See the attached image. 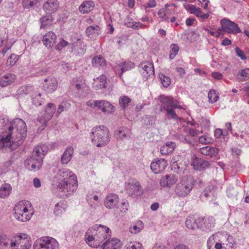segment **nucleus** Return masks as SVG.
<instances>
[{"label": "nucleus", "instance_id": "412c9836", "mask_svg": "<svg viewBox=\"0 0 249 249\" xmlns=\"http://www.w3.org/2000/svg\"><path fill=\"white\" fill-rule=\"evenodd\" d=\"M58 6L57 0H48L43 4V8L47 14H51L57 10Z\"/></svg>", "mask_w": 249, "mask_h": 249}, {"label": "nucleus", "instance_id": "6e6552de", "mask_svg": "<svg viewBox=\"0 0 249 249\" xmlns=\"http://www.w3.org/2000/svg\"><path fill=\"white\" fill-rule=\"evenodd\" d=\"M58 243L52 237H44L37 239L34 244V249H57Z\"/></svg>", "mask_w": 249, "mask_h": 249}, {"label": "nucleus", "instance_id": "c9c22d12", "mask_svg": "<svg viewBox=\"0 0 249 249\" xmlns=\"http://www.w3.org/2000/svg\"><path fill=\"white\" fill-rule=\"evenodd\" d=\"M95 81V87L97 89H101L106 88V84L107 83L106 76L104 75H101L99 77L97 78Z\"/></svg>", "mask_w": 249, "mask_h": 249}, {"label": "nucleus", "instance_id": "774afa93", "mask_svg": "<svg viewBox=\"0 0 249 249\" xmlns=\"http://www.w3.org/2000/svg\"><path fill=\"white\" fill-rule=\"evenodd\" d=\"M213 77L215 79L220 80L223 77V75L221 73L218 72H213L212 73Z\"/></svg>", "mask_w": 249, "mask_h": 249}, {"label": "nucleus", "instance_id": "de8ad7c7", "mask_svg": "<svg viewBox=\"0 0 249 249\" xmlns=\"http://www.w3.org/2000/svg\"><path fill=\"white\" fill-rule=\"evenodd\" d=\"M126 25L128 27L134 29H139L145 27V25L139 22H128L126 23Z\"/></svg>", "mask_w": 249, "mask_h": 249}, {"label": "nucleus", "instance_id": "4468645a", "mask_svg": "<svg viewBox=\"0 0 249 249\" xmlns=\"http://www.w3.org/2000/svg\"><path fill=\"white\" fill-rule=\"evenodd\" d=\"M141 71H142V73L145 77H150L154 75V69L153 64L149 61L142 62L139 66Z\"/></svg>", "mask_w": 249, "mask_h": 249}, {"label": "nucleus", "instance_id": "3c124183", "mask_svg": "<svg viewBox=\"0 0 249 249\" xmlns=\"http://www.w3.org/2000/svg\"><path fill=\"white\" fill-rule=\"evenodd\" d=\"M37 0H22V5L24 8H29L36 3Z\"/></svg>", "mask_w": 249, "mask_h": 249}, {"label": "nucleus", "instance_id": "4be33fe9", "mask_svg": "<svg viewBox=\"0 0 249 249\" xmlns=\"http://www.w3.org/2000/svg\"><path fill=\"white\" fill-rule=\"evenodd\" d=\"M56 36L53 32H48L43 37L42 41L44 45L47 48L53 47L56 42Z\"/></svg>", "mask_w": 249, "mask_h": 249}, {"label": "nucleus", "instance_id": "c756f323", "mask_svg": "<svg viewBox=\"0 0 249 249\" xmlns=\"http://www.w3.org/2000/svg\"><path fill=\"white\" fill-rule=\"evenodd\" d=\"M48 151V148L45 145L37 146L35 147L32 155L36 158H41L43 160L44 155L47 154Z\"/></svg>", "mask_w": 249, "mask_h": 249}, {"label": "nucleus", "instance_id": "393cba45", "mask_svg": "<svg viewBox=\"0 0 249 249\" xmlns=\"http://www.w3.org/2000/svg\"><path fill=\"white\" fill-rule=\"evenodd\" d=\"M134 67V64L130 61L122 62L116 66V69L120 71L119 77H121L123 73L127 71L130 70Z\"/></svg>", "mask_w": 249, "mask_h": 249}, {"label": "nucleus", "instance_id": "5fc2aeb1", "mask_svg": "<svg viewBox=\"0 0 249 249\" xmlns=\"http://www.w3.org/2000/svg\"><path fill=\"white\" fill-rule=\"evenodd\" d=\"M41 94L40 93H38L37 95L33 98V103L36 106H40L41 105L42 99L41 98Z\"/></svg>", "mask_w": 249, "mask_h": 249}, {"label": "nucleus", "instance_id": "a19ab883", "mask_svg": "<svg viewBox=\"0 0 249 249\" xmlns=\"http://www.w3.org/2000/svg\"><path fill=\"white\" fill-rule=\"evenodd\" d=\"M33 90V87L32 85H24L19 88L18 92L20 94H27L32 91Z\"/></svg>", "mask_w": 249, "mask_h": 249}, {"label": "nucleus", "instance_id": "bf43d9fd", "mask_svg": "<svg viewBox=\"0 0 249 249\" xmlns=\"http://www.w3.org/2000/svg\"><path fill=\"white\" fill-rule=\"evenodd\" d=\"M239 74L243 77L244 79H248L249 78V69H245L241 70L239 72Z\"/></svg>", "mask_w": 249, "mask_h": 249}, {"label": "nucleus", "instance_id": "603ef678", "mask_svg": "<svg viewBox=\"0 0 249 249\" xmlns=\"http://www.w3.org/2000/svg\"><path fill=\"white\" fill-rule=\"evenodd\" d=\"M18 60V56L14 54H12L8 58L7 60V64L9 66H13L14 65L17 60Z\"/></svg>", "mask_w": 249, "mask_h": 249}, {"label": "nucleus", "instance_id": "a211bd4d", "mask_svg": "<svg viewBox=\"0 0 249 249\" xmlns=\"http://www.w3.org/2000/svg\"><path fill=\"white\" fill-rule=\"evenodd\" d=\"M178 179V177L174 174L166 175L161 178L160 184L163 187H171L177 182Z\"/></svg>", "mask_w": 249, "mask_h": 249}, {"label": "nucleus", "instance_id": "69168bd1", "mask_svg": "<svg viewBox=\"0 0 249 249\" xmlns=\"http://www.w3.org/2000/svg\"><path fill=\"white\" fill-rule=\"evenodd\" d=\"M171 168L172 170H174L176 172H178L180 170V167L178 162H174L173 163H172Z\"/></svg>", "mask_w": 249, "mask_h": 249}, {"label": "nucleus", "instance_id": "a18cd8bd", "mask_svg": "<svg viewBox=\"0 0 249 249\" xmlns=\"http://www.w3.org/2000/svg\"><path fill=\"white\" fill-rule=\"evenodd\" d=\"M143 228V224L140 221L137 222V225H135L130 228V231L133 233H137L140 232Z\"/></svg>", "mask_w": 249, "mask_h": 249}, {"label": "nucleus", "instance_id": "f3484780", "mask_svg": "<svg viewBox=\"0 0 249 249\" xmlns=\"http://www.w3.org/2000/svg\"><path fill=\"white\" fill-rule=\"evenodd\" d=\"M159 100L162 104L161 107H166L167 108H169V107L181 108L178 105L177 101L174 100L172 97L161 95L160 96Z\"/></svg>", "mask_w": 249, "mask_h": 249}, {"label": "nucleus", "instance_id": "79ce46f5", "mask_svg": "<svg viewBox=\"0 0 249 249\" xmlns=\"http://www.w3.org/2000/svg\"><path fill=\"white\" fill-rule=\"evenodd\" d=\"M208 98L210 103L216 102L219 98L218 93L214 89H211L208 93Z\"/></svg>", "mask_w": 249, "mask_h": 249}, {"label": "nucleus", "instance_id": "c03bdc74", "mask_svg": "<svg viewBox=\"0 0 249 249\" xmlns=\"http://www.w3.org/2000/svg\"><path fill=\"white\" fill-rule=\"evenodd\" d=\"M160 110L162 111L164 110L166 111L167 112V114L170 115L172 118L179 120L181 119V118H178L177 116V115L173 108H167L166 107H160Z\"/></svg>", "mask_w": 249, "mask_h": 249}, {"label": "nucleus", "instance_id": "e433bc0d", "mask_svg": "<svg viewBox=\"0 0 249 249\" xmlns=\"http://www.w3.org/2000/svg\"><path fill=\"white\" fill-rule=\"evenodd\" d=\"M51 14H48L40 19L41 28H45L46 26L51 25L53 22L52 17Z\"/></svg>", "mask_w": 249, "mask_h": 249}, {"label": "nucleus", "instance_id": "c85d7f7f", "mask_svg": "<svg viewBox=\"0 0 249 249\" xmlns=\"http://www.w3.org/2000/svg\"><path fill=\"white\" fill-rule=\"evenodd\" d=\"M73 154V148L71 146L67 147L61 157V163L67 164L71 160Z\"/></svg>", "mask_w": 249, "mask_h": 249}, {"label": "nucleus", "instance_id": "8fccbe9b", "mask_svg": "<svg viewBox=\"0 0 249 249\" xmlns=\"http://www.w3.org/2000/svg\"><path fill=\"white\" fill-rule=\"evenodd\" d=\"M169 14V11L168 10H164V9L160 10L158 12V15L161 18L162 20L164 21H168L169 18L167 15Z\"/></svg>", "mask_w": 249, "mask_h": 249}, {"label": "nucleus", "instance_id": "20e7f679", "mask_svg": "<svg viewBox=\"0 0 249 249\" xmlns=\"http://www.w3.org/2000/svg\"><path fill=\"white\" fill-rule=\"evenodd\" d=\"M195 181L193 178H184L179 181L175 187L177 196L181 197L187 196L194 188Z\"/></svg>", "mask_w": 249, "mask_h": 249}, {"label": "nucleus", "instance_id": "423d86ee", "mask_svg": "<svg viewBox=\"0 0 249 249\" xmlns=\"http://www.w3.org/2000/svg\"><path fill=\"white\" fill-rule=\"evenodd\" d=\"M14 217L21 222H26L29 220L32 213L29 212L28 209L23 202H19L14 207Z\"/></svg>", "mask_w": 249, "mask_h": 249}, {"label": "nucleus", "instance_id": "37998d69", "mask_svg": "<svg viewBox=\"0 0 249 249\" xmlns=\"http://www.w3.org/2000/svg\"><path fill=\"white\" fill-rule=\"evenodd\" d=\"M131 102V99L127 96H123L119 98V105L123 108H125Z\"/></svg>", "mask_w": 249, "mask_h": 249}, {"label": "nucleus", "instance_id": "1a4fd4ad", "mask_svg": "<svg viewBox=\"0 0 249 249\" xmlns=\"http://www.w3.org/2000/svg\"><path fill=\"white\" fill-rule=\"evenodd\" d=\"M58 243L52 237H44L37 239L34 244V249H57Z\"/></svg>", "mask_w": 249, "mask_h": 249}, {"label": "nucleus", "instance_id": "6ab92c4d", "mask_svg": "<svg viewBox=\"0 0 249 249\" xmlns=\"http://www.w3.org/2000/svg\"><path fill=\"white\" fill-rule=\"evenodd\" d=\"M204 220L203 218H196L194 216H189L185 221L186 226L189 230H195L199 228L200 223Z\"/></svg>", "mask_w": 249, "mask_h": 249}, {"label": "nucleus", "instance_id": "b1692460", "mask_svg": "<svg viewBox=\"0 0 249 249\" xmlns=\"http://www.w3.org/2000/svg\"><path fill=\"white\" fill-rule=\"evenodd\" d=\"M121 243L118 239L107 240L103 244L102 249H120Z\"/></svg>", "mask_w": 249, "mask_h": 249}, {"label": "nucleus", "instance_id": "4c0bfd02", "mask_svg": "<svg viewBox=\"0 0 249 249\" xmlns=\"http://www.w3.org/2000/svg\"><path fill=\"white\" fill-rule=\"evenodd\" d=\"M92 64L95 67H103L106 65L105 59L100 55L95 56L92 59Z\"/></svg>", "mask_w": 249, "mask_h": 249}, {"label": "nucleus", "instance_id": "6e6d98bb", "mask_svg": "<svg viewBox=\"0 0 249 249\" xmlns=\"http://www.w3.org/2000/svg\"><path fill=\"white\" fill-rule=\"evenodd\" d=\"M124 249H143L142 244L138 243L136 244H132L130 243L127 245Z\"/></svg>", "mask_w": 249, "mask_h": 249}, {"label": "nucleus", "instance_id": "9d476101", "mask_svg": "<svg viewBox=\"0 0 249 249\" xmlns=\"http://www.w3.org/2000/svg\"><path fill=\"white\" fill-rule=\"evenodd\" d=\"M221 28H219V31H223L229 34H235L241 32L238 25L233 21L229 19L224 18L221 20Z\"/></svg>", "mask_w": 249, "mask_h": 249}, {"label": "nucleus", "instance_id": "473e14b6", "mask_svg": "<svg viewBox=\"0 0 249 249\" xmlns=\"http://www.w3.org/2000/svg\"><path fill=\"white\" fill-rule=\"evenodd\" d=\"M176 144L173 142H168L160 148V153L163 155L171 153L175 149Z\"/></svg>", "mask_w": 249, "mask_h": 249}, {"label": "nucleus", "instance_id": "09e8293b", "mask_svg": "<svg viewBox=\"0 0 249 249\" xmlns=\"http://www.w3.org/2000/svg\"><path fill=\"white\" fill-rule=\"evenodd\" d=\"M189 11L190 13L195 15L197 17H199L201 15V14H202V11L201 9L194 5L190 6Z\"/></svg>", "mask_w": 249, "mask_h": 249}, {"label": "nucleus", "instance_id": "72a5a7b5", "mask_svg": "<svg viewBox=\"0 0 249 249\" xmlns=\"http://www.w3.org/2000/svg\"><path fill=\"white\" fill-rule=\"evenodd\" d=\"M214 219L213 217H208L205 219L203 225L199 224V228L202 230H209L214 226Z\"/></svg>", "mask_w": 249, "mask_h": 249}, {"label": "nucleus", "instance_id": "9b49d317", "mask_svg": "<svg viewBox=\"0 0 249 249\" xmlns=\"http://www.w3.org/2000/svg\"><path fill=\"white\" fill-rule=\"evenodd\" d=\"M56 111V107L53 103H48L46 106L45 113L43 115L38 116L37 121L41 124H46L49 122L53 116Z\"/></svg>", "mask_w": 249, "mask_h": 249}, {"label": "nucleus", "instance_id": "e2e57ef3", "mask_svg": "<svg viewBox=\"0 0 249 249\" xmlns=\"http://www.w3.org/2000/svg\"><path fill=\"white\" fill-rule=\"evenodd\" d=\"M105 100H94V107H97L99 109L102 110L103 104H104Z\"/></svg>", "mask_w": 249, "mask_h": 249}, {"label": "nucleus", "instance_id": "58836bf2", "mask_svg": "<svg viewBox=\"0 0 249 249\" xmlns=\"http://www.w3.org/2000/svg\"><path fill=\"white\" fill-rule=\"evenodd\" d=\"M71 107V104L68 101H62L59 105L56 113L57 115H60L63 111H67Z\"/></svg>", "mask_w": 249, "mask_h": 249}, {"label": "nucleus", "instance_id": "13d9d810", "mask_svg": "<svg viewBox=\"0 0 249 249\" xmlns=\"http://www.w3.org/2000/svg\"><path fill=\"white\" fill-rule=\"evenodd\" d=\"M67 45H68V42L64 40V39H62L56 45L55 49H56V50L60 51L64 47H66Z\"/></svg>", "mask_w": 249, "mask_h": 249}, {"label": "nucleus", "instance_id": "4d7b16f0", "mask_svg": "<svg viewBox=\"0 0 249 249\" xmlns=\"http://www.w3.org/2000/svg\"><path fill=\"white\" fill-rule=\"evenodd\" d=\"M235 53L236 55L240 57V58L242 60H246L247 59V57L245 54L244 52L242 51L239 48L236 47L235 49Z\"/></svg>", "mask_w": 249, "mask_h": 249}, {"label": "nucleus", "instance_id": "2f4dec72", "mask_svg": "<svg viewBox=\"0 0 249 249\" xmlns=\"http://www.w3.org/2000/svg\"><path fill=\"white\" fill-rule=\"evenodd\" d=\"M193 165L195 169L201 170L208 167L209 162L202 159L196 158L193 160Z\"/></svg>", "mask_w": 249, "mask_h": 249}, {"label": "nucleus", "instance_id": "f257e3e1", "mask_svg": "<svg viewBox=\"0 0 249 249\" xmlns=\"http://www.w3.org/2000/svg\"><path fill=\"white\" fill-rule=\"evenodd\" d=\"M6 130L0 136V149L9 146L13 149L12 144L15 147L21 145L27 136V127L23 120L19 118L15 119L12 122L5 125Z\"/></svg>", "mask_w": 249, "mask_h": 249}, {"label": "nucleus", "instance_id": "680f3d73", "mask_svg": "<svg viewBox=\"0 0 249 249\" xmlns=\"http://www.w3.org/2000/svg\"><path fill=\"white\" fill-rule=\"evenodd\" d=\"M64 211V208L60 206V203H58L55 205V208L54 209V213L58 215Z\"/></svg>", "mask_w": 249, "mask_h": 249}, {"label": "nucleus", "instance_id": "0eeeda50", "mask_svg": "<svg viewBox=\"0 0 249 249\" xmlns=\"http://www.w3.org/2000/svg\"><path fill=\"white\" fill-rule=\"evenodd\" d=\"M15 239L11 241L12 249H29L31 246L30 238L26 234H22L15 236Z\"/></svg>", "mask_w": 249, "mask_h": 249}, {"label": "nucleus", "instance_id": "ea45409f", "mask_svg": "<svg viewBox=\"0 0 249 249\" xmlns=\"http://www.w3.org/2000/svg\"><path fill=\"white\" fill-rule=\"evenodd\" d=\"M103 108L102 111L104 113H111L115 111V107L108 102L105 101L104 104H103Z\"/></svg>", "mask_w": 249, "mask_h": 249}, {"label": "nucleus", "instance_id": "39448f33", "mask_svg": "<svg viewBox=\"0 0 249 249\" xmlns=\"http://www.w3.org/2000/svg\"><path fill=\"white\" fill-rule=\"evenodd\" d=\"M94 229H97V231H98L99 233H101V236L100 237V235H99L98 238H100L99 241H97V240H95L94 238L91 235H89L86 238V241L87 243L90 247L97 248L100 246V243L104 240L107 238L108 236H109V233L111 231L108 228L102 225L95 226Z\"/></svg>", "mask_w": 249, "mask_h": 249}, {"label": "nucleus", "instance_id": "0e129e2a", "mask_svg": "<svg viewBox=\"0 0 249 249\" xmlns=\"http://www.w3.org/2000/svg\"><path fill=\"white\" fill-rule=\"evenodd\" d=\"M187 131L189 135L192 137L197 136L199 134V131L197 130L194 129V128H189Z\"/></svg>", "mask_w": 249, "mask_h": 249}, {"label": "nucleus", "instance_id": "49530a36", "mask_svg": "<svg viewBox=\"0 0 249 249\" xmlns=\"http://www.w3.org/2000/svg\"><path fill=\"white\" fill-rule=\"evenodd\" d=\"M159 78L163 87H168L170 85L171 80L169 77L166 76L162 74H160L159 75Z\"/></svg>", "mask_w": 249, "mask_h": 249}, {"label": "nucleus", "instance_id": "f8f14e48", "mask_svg": "<svg viewBox=\"0 0 249 249\" xmlns=\"http://www.w3.org/2000/svg\"><path fill=\"white\" fill-rule=\"evenodd\" d=\"M42 163L43 160L41 158H36L33 155L25 161L26 168L34 171L39 170L42 167Z\"/></svg>", "mask_w": 249, "mask_h": 249}, {"label": "nucleus", "instance_id": "7c9ffc66", "mask_svg": "<svg viewBox=\"0 0 249 249\" xmlns=\"http://www.w3.org/2000/svg\"><path fill=\"white\" fill-rule=\"evenodd\" d=\"M94 7V3L92 1H85L79 7L80 12L83 14L90 12Z\"/></svg>", "mask_w": 249, "mask_h": 249}, {"label": "nucleus", "instance_id": "7ed1b4c3", "mask_svg": "<svg viewBox=\"0 0 249 249\" xmlns=\"http://www.w3.org/2000/svg\"><path fill=\"white\" fill-rule=\"evenodd\" d=\"M90 138L92 143L100 147L106 146L110 140L108 129L104 125H98L92 128Z\"/></svg>", "mask_w": 249, "mask_h": 249}, {"label": "nucleus", "instance_id": "052dcab7", "mask_svg": "<svg viewBox=\"0 0 249 249\" xmlns=\"http://www.w3.org/2000/svg\"><path fill=\"white\" fill-rule=\"evenodd\" d=\"M128 207V202L127 201H124L121 203L120 206V209L122 212L125 213L127 211Z\"/></svg>", "mask_w": 249, "mask_h": 249}, {"label": "nucleus", "instance_id": "bb28decb", "mask_svg": "<svg viewBox=\"0 0 249 249\" xmlns=\"http://www.w3.org/2000/svg\"><path fill=\"white\" fill-rule=\"evenodd\" d=\"M131 134V130L126 127H122L115 132V136L118 140H123L129 137Z\"/></svg>", "mask_w": 249, "mask_h": 249}, {"label": "nucleus", "instance_id": "f704fd0d", "mask_svg": "<svg viewBox=\"0 0 249 249\" xmlns=\"http://www.w3.org/2000/svg\"><path fill=\"white\" fill-rule=\"evenodd\" d=\"M12 187L9 184H4L0 188V197L5 198L8 196L11 193Z\"/></svg>", "mask_w": 249, "mask_h": 249}, {"label": "nucleus", "instance_id": "dca6fc26", "mask_svg": "<svg viewBox=\"0 0 249 249\" xmlns=\"http://www.w3.org/2000/svg\"><path fill=\"white\" fill-rule=\"evenodd\" d=\"M119 200V197L117 195L110 193L106 196L104 205L107 209H113L118 205Z\"/></svg>", "mask_w": 249, "mask_h": 249}, {"label": "nucleus", "instance_id": "f03ea898", "mask_svg": "<svg viewBox=\"0 0 249 249\" xmlns=\"http://www.w3.org/2000/svg\"><path fill=\"white\" fill-rule=\"evenodd\" d=\"M57 188L64 193L73 192L76 190L78 183L76 176L69 170L61 169L58 173Z\"/></svg>", "mask_w": 249, "mask_h": 249}, {"label": "nucleus", "instance_id": "a878e982", "mask_svg": "<svg viewBox=\"0 0 249 249\" xmlns=\"http://www.w3.org/2000/svg\"><path fill=\"white\" fill-rule=\"evenodd\" d=\"M101 33V28L97 25L89 26L86 30V35L90 38L96 37L100 35Z\"/></svg>", "mask_w": 249, "mask_h": 249}, {"label": "nucleus", "instance_id": "ddd939ff", "mask_svg": "<svg viewBox=\"0 0 249 249\" xmlns=\"http://www.w3.org/2000/svg\"><path fill=\"white\" fill-rule=\"evenodd\" d=\"M126 190L128 195L134 198L141 196L143 193L140 183L138 181L129 184Z\"/></svg>", "mask_w": 249, "mask_h": 249}, {"label": "nucleus", "instance_id": "aec40b11", "mask_svg": "<svg viewBox=\"0 0 249 249\" xmlns=\"http://www.w3.org/2000/svg\"><path fill=\"white\" fill-rule=\"evenodd\" d=\"M167 161L164 159L156 160L151 163V169L158 174L163 171L167 166Z\"/></svg>", "mask_w": 249, "mask_h": 249}, {"label": "nucleus", "instance_id": "cd10ccee", "mask_svg": "<svg viewBox=\"0 0 249 249\" xmlns=\"http://www.w3.org/2000/svg\"><path fill=\"white\" fill-rule=\"evenodd\" d=\"M16 76L13 74H8L3 76L0 80V85L4 87L11 85L15 82Z\"/></svg>", "mask_w": 249, "mask_h": 249}, {"label": "nucleus", "instance_id": "2eb2a0df", "mask_svg": "<svg viewBox=\"0 0 249 249\" xmlns=\"http://www.w3.org/2000/svg\"><path fill=\"white\" fill-rule=\"evenodd\" d=\"M57 87L56 79L54 77H49L44 80L43 83L44 89L48 93H52Z\"/></svg>", "mask_w": 249, "mask_h": 249}, {"label": "nucleus", "instance_id": "5701e85b", "mask_svg": "<svg viewBox=\"0 0 249 249\" xmlns=\"http://www.w3.org/2000/svg\"><path fill=\"white\" fill-rule=\"evenodd\" d=\"M199 152L205 156H209L211 158L215 157L218 154L219 150L218 148L211 146H206L199 148Z\"/></svg>", "mask_w": 249, "mask_h": 249}, {"label": "nucleus", "instance_id": "338daca9", "mask_svg": "<svg viewBox=\"0 0 249 249\" xmlns=\"http://www.w3.org/2000/svg\"><path fill=\"white\" fill-rule=\"evenodd\" d=\"M227 243L226 244L227 245L229 244V247H231L232 246L235 244L234 240L233 237L231 235H229L227 239Z\"/></svg>", "mask_w": 249, "mask_h": 249}, {"label": "nucleus", "instance_id": "864d4df0", "mask_svg": "<svg viewBox=\"0 0 249 249\" xmlns=\"http://www.w3.org/2000/svg\"><path fill=\"white\" fill-rule=\"evenodd\" d=\"M212 140L213 139L205 135L200 137L198 139V141L200 143L206 144L210 143Z\"/></svg>", "mask_w": 249, "mask_h": 249}]
</instances>
